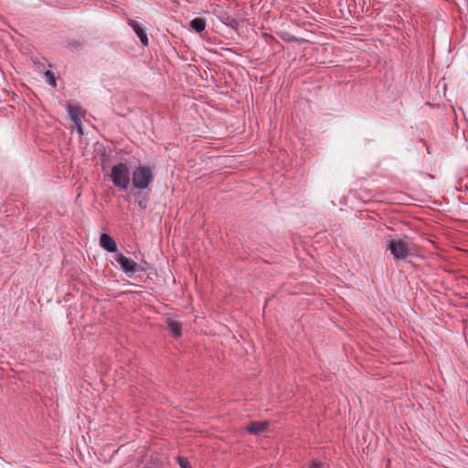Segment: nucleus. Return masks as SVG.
Returning a JSON list of instances; mask_svg holds the SVG:
<instances>
[{
	"mask_svg": "<svg viewBox=\"0 0 468 468\" xmlns=\"http://www.w3.org/2000/svg\"><path fill=\"white\" fill-rule=\"evenodd\" d=\"M154 180L152 169L146 165L136 167L132 173V182L134 188L144 190L148 188Z\"/></svg>",
	"mask_w": 468,
	"mask_h": 468,
	"instance_id": "1",
	"label": "nucleus"
},
{
	"mask_svg": "<svg viewBox=\"0 0 468 468\" xmlns=\"http://www.w3.org/2000/svg\"><path fill=\"white\" fill-rule=\"evenodd\" d=\"M110 178L116 187L126 190L130 184V170L128 165L122 162L114 165L112 168Z\"/></svg>",
	"mask_w": 468,
	"mask_h": 468,
	"instance_id": "2",
	"label": "nucleus"
},
{
	"mask_svg": "<svg viewBox=\"0 0 468 468\" xmlns=\"http://www.w3.org/2000/svg\"><path fill=\"white\" fill-rule=\"evenodd\" d=\"M387 249L390 251L395 260H405L409 254L407 243L401 239H390L388 241Z\"/></svg>",
	"mask_w": 468,
	"mask_h": 468,
	"instance_id": "3",
	"label": "nucleus"
},
{
	"mask_svg": "<svg viewBox=\"0 0 468 468\" xmlns=\"http://www.w3.org/2000/svg\"><path fill=\"white\" fill-rule=\"evenodd\" d=\"M114 260L120 265L121 270L128 276L141 271L140 266L133 260L125 257L122 253H117Z\"/></svg>",
	"mask_w": 468,
	"mask_h": 468,
	"instance_id": "4",
	"label": "nucleus"
},
{
	"mask_svg": "<svg viewBox=\"0 0 468 468\" xmlns=\"http://www.w3.org/2000/svg\"><path fill=\"white\" fill-rule=\"evenodd\" d=\"M165 323L170 335L174 338H179L182 335V323L171 316L166 317Z\"/></svg>",
	"mask_w": 468,
	"mask_h": 468,
	"instance_id": "5",
	"label": "nucleus"
},
{
	"mask_svg": "<svg viewBox=\"0 0 468 468\" xmlns=\"http://www.w3.org/2000/svg\"><path fill=\"white\" fill-rule=\"evenodd\" d=\"M128 25L133 28L134 33L137 35L142 45L144 47H147L149 44L148 37H147V34L145 33L144 29L141 27V25L133 19L128 20Z\"/></svg>",
	"mask_w": 468,
	"mask_h": 468,
	"instance_id": "6",
	"label": "nucleus"
},
{
	"mask_svg": "<svg viewBox=\"0 0 468 468\" xmlns=\"http://www.w3.org/2000/svg\"><path fill=\"white\" fill-rule=\"evenodd\" d=\"M101 247L108 252H117V244L115 240L106 233H102L100 237Z\"/></svg>",
	"mask_w": 468,
	"mask_h": 468,
	"instance_id": "7",
	"label": "nucleus"
},
{
	"mask_svg": "<svg viewBox=\"0 0 468 468\" xmlns=\"http://www.w3.org/2000/svg\"><path fill=\"white\" fill-rule=\"evenodd\" d=\"M268 426V421H251L247 425L246 431L250 434L257 435L266 431Z\"/></svg>",
	"mask_w": 468,
	"mask_h": 468,
	"instance_id": "8",
	"label": "nucleus"
},
{
	"mask_svg": "<svg viewBox=\"0 0 468 468\" xmlns=\"http://www.w3.org/2000/svg\"><path fill=\"white\" fill-rule=\"evenodd\" d=\"M68 112L69 115L70 120L75 125H79V122H81L80 120V108L76 105L69 104L68 106Z\"/></svg>",
	"mask_w": 468,
	"mask_h": 468,
	"instance_id": "9",
	"label": "nucleus"
},
{
	"mask_svg": "<svg viewBox=\"0 0 468 468\" xmlns=\"http://www.w3.org/2000/svg\"><path fill=\"white\" fill-rule=\"evenodd\" d=\"M190 27L197 33H201L206 28V20L202 17H196L189 23Z\"/></svg>",
	"mask_w": 468,
	"mask_h": 468,
	"instance_id": "10",
	"label": "nucleus"
},
{
	"mask_svg": "<svg viewBox=\"0 0 468 468\" xmlns=\"http://www.w3.org/2000/svg\"><path fill=\"white\" fill-rule=\"evenodd\" d=\"M134 197L139 207L144 210L148 206L149 197L147 195L142 194L141 192L134 194Z\"/></svg>",
	"mask_w": 468,
	"mask_h": 468,
	"instance_id": "11",
	"label": "nucleus"
},
{
	"mask_svg": "<svg viewBox=\"0 0 468 468\" xmlns=\"http://www.w3.org/2000/svg\"><path fill=\"white\" fill-rule=\"evenodd\" d=\"M44 76H45V78H46V80H47V82H48L49 85H51V86H53V87H55V86L57 85V82H56V77H55V74H54L52 71H50V70H46V71L44 72Z\"/></svg>",
	"mask_w": 468,
	"mask_h": 468,
	"instance_id": "12",
	"label": "nucleus"
},
{
	"mask_svg": "<svg viewBox=\"0 0 468 468\" xmlns=\"http://www.w3.org/2000/svg\"><path fill=\"white\" fill-rule=\"evenodd\" d=\"M177 463L181 468H192L187 458L186 457L178 456Z\"/></svg>",
	"mask_w": 468,
	"mask_h": 468,
	"instance_id": "13",
	"label": "nucleus"
},
{
	"mask_svg": "<svg viewBox=\"0 0 468 468\" xmlns=\"http://www.w3.org/2000/svg\"><path fill=\"white\" fill-rule=\"evenodd\" d=\"M324 463L318 460H314L308 464V468H324Z\"/></svg>",
	"mask_w": 468,
	"mask_h": 468,
	"instance_id": "14",
	"label": "nucleus"
},
{
	"mask_svg": "<svg viewBox=\"0 0 468 468\" xmlns=\"http://www.w3.org/2000/svg\"><path fill=\"white\" fill-rule=\"evenodd\" d=\"M77 127V130H78V133L81 135L83 134V129H82V124H81V122H79V125H76Z\"/></svg>",
	"mask_w": 468,
	"mask_h": 468,
	"instance_id": "15",
	"label": "nucleus"
},
{
	"mask_svg": "<svg viewBox=\"0 0 468 468\" xmlns=\"http://www.w3.org/2000/svg\"><path fill=\"white\" fill-rule=\"evenodd\" d=\"M289 40L292 42L298 41V39L295 37H292Z\"/></svg>",
	"mask_w": 468,
	"mask_h": 468,
	"instance_id": "16",
	"label": "nucleus"
}]
</instances>
